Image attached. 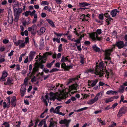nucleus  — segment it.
I'll return each mask as SVG.
<instances>
[{
  "mask_svg": "<svg viewBox=\"0 0 127 127\" xmlns=\"http://www.w3.org/2000/svg\"><path fill=\"white\" fill-rule=\"evenodd\" d=\"M60 92V94H56L52 93H50V94H47L44 97H42V99L44 102L45 103L46 106L48 105L47 101L49 103H51V102H50L49 100H53V101L55 99L59 101H61L62 99L64 98V95L67 93H66L65 90H63L61 91L59 90Z\"/></svg>",
  "mask_w": 127,
  "mask_h": 127,
  "instance_id": "obj_1",
  "label": "nucleus"
},
{
  "mask_svg": "<svg viewBox=\"0 0 127 127\" xmlns=\"http://www.w3.org/2000/svg\"><path fill=\"white\" fill-rule=\"evenodd\" d=\"M104 64V63L101 62L99 63L98 66H96V68L95 70L89 69L87 70V72H85L88 73L90 72L94 73L96 75H99V77H101L105 74V77L107 76V77H108V76L109 75V74L105 70V65Z\"/></svg>",
  "mask_w": 127,
  "mask_h": 127,
  "instance_id": "obj_2",
  "label": "nucleus"
},
{
  "mask_svg": "<svg viewBox=\"0 0 127 127\" xmlns=\"http://www.w3.org/2000/svg\"><path fill=\"white\" fill-rule=\"evenodd\" d=\"M116 46L119 49H121L123 48L124 46V44L123 41H120L116 43L115 45H113L112 47L111 48L106 49L104 51V60H109L110 59V55L111 53L115 48V46Z\"/></svg>",
  "mask_w": 127,
  "mask_h": 127,
  "instance_id": "obj_3",
  "label": "nucleus"
},
{
  "mask_svg": "<svg viewBox=\"0 0 127 127\" xmlns=\"http://www.w3.org/2000/svg\"><path fill=\"white\" fill-rule=\"evenodd\" d=\"M40 54L39 55V57H37V59L36 60V61L38 63V67H39L41 69H42L44 65L41 64L45 62L46 59L45 58L48 55H51V53L47 52L43 54V56H41L40 55Z\"/></svg>",
  "mask_w": 127,
  "mask_h": 127,
  "instance_id": "obj_4",
  "label": "nucleus"
},
{
  "mask_svg": "<svg viewBox=\"0 0 127 127\" xmlns=\"http://www.w3.org/2000/svg\"><path fill=\"white\" fill-rule=\"evenodd\" d=\"M101 32L102 31L101 29H98L96 30V32H93L90 34L89 36L90 38L93 41H99L102 39V38L98 37L97 34H100Z\"/></svg>",
  "mask_w": 127,
  "mask_h": 127,
  "instance_id": "obj_5",
  "label": "nucleus"
},
{
  "mask_svg": "<svg viewBox=\"0 0 127 127\" xmlns=\"http://www.w3.org/2000/svg\"><path fill=\"white\" fill-rule=\"evenodd\" d=\"M29 42V39L28 37L25 38V41L23 40H19L17 41L16 39L14 40V44L16 46H19L20 48L24 47L25 45V44L28 43Z\"/></svg>",
  "mask_w": 127,
  "mask_h": 127,
  "instance_id": "obj_6",
  "label": "nucleus"
},
{
  "mask_svg": "<svg viewBox=\"0 0 127 127\" xmlns=\"http://www.w3.org/2000/svg\"><path fill=\"white\" fill-rule=\"evenodd\" d=\"M104 95V92L103 91H101L98 93L94 98L92 99L87 102V103L89 104H92L95 102L97 101L99 99H101Z\"/></svg>",
  "mask_w": 127,
  "mask_h": 127,
  "instance_id": "obj_7",
  "label": "nucleus"
},
{
  "mask_svg": "<svg viewBox=\"0 0 127 127\" xmlns=\"http://www.w3.org/2000/svg\"><path fill=\"white\" fill-rule=\"evenodd\" d=\"M68 57V56H67L66 57L63 56L60 61L62 68H64L66 70L70 69L72 67V66L71 65L66 66L65 63L66 62H69L68 59L67 58Z\"/></svg>",
  "mask_w": 127,
  "mask_h": 127,
  "instance_id": "obj_8",
  "label": "nucleus"
},
{
  "mask_svg": "<svg viewBox=\"0 0 127 127\" xmlns=\"http://www.w3.org/2000/svg\"><path fill=\"white\" fill-rule=\"evenodd\" d=\"M127 111V108L125 107H123L120 109L117 115L118 117L120 118L125 114Z\"/></svg>",
  "mask_w": 127,
  "mask_h": 127,
  "instance_id": "obj_9",
  "label": "nucleus"
},
{
  "mask_svg": "<svg viewBox=\"0 0 127 127\" xmlns=\"http://www.w3.org/2000/svg\"><path fill=\"white\" fill-rule=\"evenodd\" d=\"M71 121V120H67L66 119L61 120L59 123L60 124H64V125H62V127H68L69 124Z\"/></svg>",
  "mask_w": 127,
  "mask_h": 127,
  "instance_id": "obj_10",
  "label": "nucleus"
},
{
  "mask_svg": "<svg viewBox=\"0 0 127 127\" xmlns=\"http://www.w3.org/2000/svg\"><path fill=\"white\" fill-rule=\"evenodd\" d=\"M22 9H19L18 11H14V15L15 16L14 20L17 22L19 20L20 14L22 12Z\"/></svg>",
  "mask_w": 127,
  "mask_h": 127,
  "instance_id": "obj_11",
  "label": "nucleus"
},
{
  "mask_svg": "<svg viewBox=\"0 0 127 127\" xmlns=\"http://www.w3.org/2000/svg\"><path fill=\"white\" fill-rule=\"evenodd\" d=\"M79 85H78L77 84H73L69 87L70 92H71L72 94H73L76 93V91L74 92H71L72 90H76L79 88Z\"/></svg>",
  "mask_w": 127,
  "mask_h": 127,
  "instance_id": "obj_12",
  "label": "nucleus"
},
{
  "mask_svg": "<svg viewBox=\"0 0 127 127\" xmlns=\"http://www.w3.org/2000/svg\"><path fill=\"white\" fill-rule=\"evenodd\" d=\"M19 2L15 0H13V7L14 10V11H18L19 9H22L21 8H16L17 7H18L19 6Z\"/></svg>",
  "mask_w": 127,
  "mask_h": 127,
  "instance_id": "obj_13",
  "label": "nucleus"
},
{
  "mask_svg": "<svg viewBox=\"0 0 127 127\" xmlns=\"http://www.w3.org/2000/svg\"><path fill=\"white\" fill-rule=\"evenodd\" d=\"M26 85H22V87L20 89V92L21 94V96L23 97L26 91Z\"/></svg>",
  "mask_w": 127,
  "mask_h": 127,
  "instance_id": "obj_14",
  "label": "nucleus"
},
{
  "mask_svg": "<svg viewBox=\"0 0 127 127\" xmlns=\"http://www.w3.org/2000/svg\"><path fill=\"white\" fill-rule=\"evenodd\" d=\"M8 75L7 73L5 71H3L2 73L1 77H0V81H5L6 80L5 78L7 77Z\"/></svg>",
  "mask_w": 127,
  "mask_h": 127,
  "instance_id": "obj_15",
  "label": "nucleus"
},
{
  "mask_svg": "<svg viewBox=\"0 0 127 127\" xmlns=\"http://www.w3.org/2000/svg\"><path fill=\"white\" fill-rule=\"evenodd\" d=\"M8 21L10 24H11L13 22V17L12 13L10 12L8 13Z\"/></svg>",
  "mask_w": 127,
  "mask_h": 127,
  "instance_id": "obj_16",
  "label": "nucleus"
},
{
  "mask_svg": "<svg viewBox=\"0 0 127 127\" xmlns=\"http://www.w3.org/2000/svg\"><path fill=\"white\" fill-rule=\"evenodd\" d=\"M45 31V28L44 27H42L39 30L37 31V33L38 35H41L44 33Z\"/></svg>",
  "mask_w": 127,
  "mask_h": 127,
  "instance_id": "obj_17",
  "label": "nucleus"
},
{
  "mask_svg": "<svg viewBox=\"0 0 127 127\" xmlns=\"http://www.w3.org/2000/svg\"><path fill=\"white\" fill-rule=\"evenodd\" d=\"M119 11L117 9H114L112 11L111 14L112 16L114 17H115L117 14L119 13Z\"/></svg>",
  "mask_w": 127,
  "mask_h": 127,
  "instance_id": "obj_18",
  "label": "nucleus"
},
{
  "mask_svg": "<svg viewBox=\"0 0 127 127\" xmlns=\"http://www.w3.org/2000/svg\"><path fill=\"white\" fill-rule=\"evenodd\" d=\"M57 123L53 121H50L48 127H54L57 125Z\"/></svg>",
  "mask_w": 127,
  "mask_h": 127,
  "instance_id": "obj_19",
  "label": "nucleus"
},
{
  "mask_svg": "<svg viewBox=\"0 0 127 127\" xmlns=\"http://www.w3.org/2000/svg\"><path fill=\"white\" fill-rule=\"evenodd\" d=\"M46 20L51 27L54 28L55 27V25L52 20L49 19H46Z\"/></svg>",
  "mask_w": 127,
  "mask_h": 127,
  "instance_id": "obj_20",
  "label": "nucleus"
},
{
  "mask_svg": "<svg viewBox=\"0 0 127 127\" xmlns=\"http://www.w3.org/2000/svg\"><path fill=\"white\" fill-rule=\"evenodd\" d=\"M35 52H31L29 55V59H30V61L31 60L33 59V56L35 55Z\"/></svg>",
  "mask_w": 127,
  "mask_h": 127,
  "instance_id": "obj_21",
  "label": "nucleus"
},
{
  "mask_svg": "<svg viewBox=\"0 0 127 127\" xmlns=\"http://www.w3.org/2000/svg\"><path fill=\"white\" fill-rule=\"evenodd\" d=\"M16 101V97L15 96H14L12 98L11 101V103L13 106H15V105Z\"/></svg>",
  "mask_w": 127,
  "mask_h": 127,
  "instance_id": "obj_22",
  "label": "nucleus"
},
{
  "mask_svg": "<svg viewBox=\"0 0 127 127\" xmlns=\"http://www.w3.org/2000/svg\"><path fill=\"white\" fill-rule=\"evenodd\" d=\"M90 4L88 3L85 2L80 3L79 4V6L80 7H82L84 6H87L89 5Z\"/></svg>",
  "mask_w": 127,
  "mask_h": 127,
  "instance_id": "obj_23",
  "label": "nucleus"
},
{
  "mask_svg": "<svg viewBox=\"0 0 127 127\" xmlns=\"http://www.w3.org/2000/svg\"><path fill=\"white\" fill-rule=\"evenodd\" d=\"M12 81L13 80L11 78H9L7 80V82L5 83L4 84L6 85L10 84L11 83Z\"/></svg>",
  "mask_w": 127,
  "mask_h": 127,
  "instance_id": "obj_24",
  "label": "nucleus"
},
{
  "mask_svg": "<svg viewBox=\"0 0 127 127\" xmlns=\"http://www.w3.org/2000/svg\"><path fill=\"white\" fill-rule=\"evenodd\" d=\"M117 92L115 91H108L107 92H106V94L107 95H110V94H114L117 93Z\"/></svg>",
  "mask_w": 127,
  "mask_h": 127,
  "instance_id": "obj_25",
  "label": "nucleus"
},
{
  "mask_svg": "<svg viewBox=\"0 0 127 127\" xmlns=\"http://www.w3.org/2000/svg\"><path fill=\"white\" fill-rule=\"evenodd\" d=\"M59 84L58 85L56 84V87H55V86L54 85H52L50 86V88L51 90H55V89H56L57 87H58V86H59Z\"/></svg>",
  "mask_w": 127,
  "mask_h": 127,
  "instance_id": "obj_26",
  "label": "nucleus"
},
{
  "mask_svg": "<svg viewBox=\"0 0 127 127\" xmlns=\"http://www.w3.org/2000/svg\"><path fill=\"white\" fill-rule=\"evenodd\" d=\"M43 9L46 10L49 12H51V7L47 6H44L43 8Z\"/></svg>",
  "mask_w": 127,
  "mask_h": 127,
  "instance_id": "obj_27",
  "label": "nucleus"
},
{
  "mask_svg": "<svg viewBox=\"0 0 127 127\" xmlns=\"http://www.w3.org/2000/svg\"><path fill=\"white\" fill-rule=\"evenodd\" d=\"M105 100L106 103H108L113 101V98L111 97L108 98H107L105 99Z\"/></svg>",
  "mask_w": 127,
  "mask_h": 127,
  "instance_id": "obj_28",
  "label": "nucleus"
},
{
  "mask_svg": "<svg viewBox=\"0 0 127 127\" xmlns=\"http://www.w3.org/2000/svg\"><path fill=\"white\" fill-rule=\"evenodd\" d=\"M35 25H34L32 26L31 27H29L28 28V30L29 31H33L35 29Z\"/></svg>",
  "mask_w": 127,
  "mask_h": 127,
  "instance_id": "obj_29",
  "label": "nucleus"
},
{
  "mask_svg": "<svg viewBox=\"0 0 127 127\" xmlns=\"http://www.w3.org/2000/svg\"><path fill=\"white\" fill-rule=\"evenodd\" d=\"M93 48L94 50L96 52H99L100 51V49L96 46V45H94L93 46Z\"/></svg>",
  "mask_w": 127,
  "mask_h": 127,
  "instance_id": "obj_30",
  "label": "nucleus"
},
{
  "mask_svg": "<svg viewBox=\"0 0 127 127\" xmlns=\"http://www.w3.org/2000/svg\"><path fill=\"white\" fill-rule=\"evenodd\" d=\"M62 106H60L57 107L55 109L54 113H56L58 114L59 112V109Z\"/></svg>",
  "mask_w": 127,
  "mask_h": 127,
  "instance_id": "obj_31",
  "label": "nucleus"
},
{
  "mask_svg": "<svg viewBox=\"0 0 127 127\" xmlns=\"http://www.w3.org/2000/svg\"><path fill=\"white\" fill-rule=\"evenodd\" d=\"M80 76H77L75 78H73L70 79H69V81L68 82V84H69L71 82H72L73 81H74L76 80H78V78H80Z\"/></svg>",
  "mask_w": 127,
  "mask_h": 127,
  "instance_id": "obj_32",
  "label": "nucleus"
},
{
  "mask_svg": "<svg viewBox=\"0 0 127 127\" xmlns=\"http://www.w3.org/2000/svg\"><path fill=\"white\" fill-rule=\"evenodd\" d=\"M124 87L123 86H121L119 88L118 92L121 94L123 93L124 91Z\"/></svg>",
  "mask_w": 127,
  "mask_h": 127,
  "instance_id": "obj_33",
  "label": "nucleus"
},
{
  "mask_svg": "<svg viewBox=\"0 0 127 127\" xmlns=\"http://www.w3.org/2000/svg\"><path fill=\"white\" fill-rule=\"evenodd\" d=\"M37 20V14H35L34 16V18L33 20L32 23L33 24L35 23Z\"/></svg>",
  "mask_w": 127,
  "mask_h": 127,
  "instance_id": "obj_34",
  "label": "nucleus"
},
{
  "mask_svg": "<svg viewBox=\"0 0 127 127\" xmlns=\"http://www.w3.org/2000/svg\"><path fill=\"white\" fill-rule=\"evenodd\" d=\"M44 39L43 37L41 38L40 41V45L41 47H43L44 45Z\"/></svg>",
  "mask_w": 127,
  "mask_h": 127,
  "instance_id": "obj_35",
  "label": "nucleus"
},
{
  "mask_svg": "<svg viewBox=\"0 0 127 127\" xmlns=\"http://www.w3.org/2000/svg\"><path fill=\"white\" fill-rule=\"evenodd\" d=\"M39 75H40L42 77H43L44 78V80H45L47 78H48L49 76V75H47L46 76L43 75V72H42L41 73H39Z\"/></svg>",
  "mask_w": 127,
  "mask_h": 127,
  "instance_id": "obj_36",
  "label": "nucleus"
},
{
  "mask_svg": "<svg viewBox=\"0 0 127 127\" xmlns=\"http://www.w3.org/2000/svg\"><path fill=\"white\" fill-rule=\"evenodd\" d=\"M29 20L28 22H27L25 21L23 22V24L24 26H26L30 24V20L29 19Z\"/></svg>",
  "mask_w": 127,
  "mask_h": 127,
  "instance_id": "obj_37",
  "label": "nucleus"
},
{
  "mask_svg": "<svg viewBox=\"0 0 127 127\" xmlns=\"http://www.w3.org/2000/svg\"><path fill=\"white\" fill-rule=\"evenodd\" d=\"M21 34L22 36L25 35L26 36H27L28 35V32L27 30H25L24 32H21Z\"/></svg>",
  "mask_w": 127,
  "mask_h": 127,
  "instance_id": "obj_38",
  "label": "nucleus"
},
{
  "mask_svg": "<svg viewBox=\"0 0 127 127\" xmlns=\"http://www.w3.org/2000/svg\"><path fill=\"white\" fill-rule=\"evenodd\" d=\"M44 120H42L41 121L38 125V126L39 127H41L43 124H46Z\"/></svg>",
  "mask_w": 127,
  "mask_h": 127,
  "instance_id": "obj_39",
  "label": "nucleus"
},
{
  "mask_svg": "<svg viewBox=\"0 0 127 127\" xmlns=\"http://www.w3.org/2000/svg\"><path fill=\"white\" fill-rule=\"evenodd\" d=\"M97 82L98 81L97 80H94V81H93V82L92 83L91 85V86L92 87H94L96 85V84L97 83Z\"/></svg>",
  "mask_w": 127,
  "mask_h": 127,
  "instance_id": "obj_40",
  "label": "nucleus"
},
{
  "mask_svg": "<svg viewBox=\"0 0 127 127\" xmlns=\"http://www.w3.org/2000/svg\"><path fill=\"white\" fill-rule=\"evenodd\" d=\"M48 2L46 1H42L41 2V5H48Z\"/></svg>",
  "mask_w": 127,
  "mask_h": 127,
  "instance_id": "obj_41",
  "label": "nucleus"
},
{
  "mask_svg": "<svg viewBox=\"0 0 127 127\" xmlns=\"http://www.w3.org/2000/svg\"><path fill=\"white\" fill-rule=\"evenodd\" d=\"M35 11L34 10H33L32 12H31L30 11V15L31 16H32L33 15L34 16L35 14H36V13H35Z\"/></svg>",
  "mask_w": 127,
  "mask_h": 127,
  "instance_id": "obj_42",
  "label": "nucleus"
},
{
  "mask_svg": "<svg viewBox=\"0 0 127 127\" xmlns=\"http://www.w3.org/2000/svg\"><path fill=\"white\" fill-rule=\"evenodd\" d=\"M62 44H60L59 46L58 50V51L59 52H60L62 50Z\"/></svg>",
  "mask_w": 127,
  "mask_h": 127,
  "instance_id": "obj_43",
  "label": "nucleus"
},
{
  "mask_svg": "<svg viewBox=\"0 0 127 127\" xmlns=\"http://www.w3.org/2000/svg\"><path fill=\"white\" fill-rule=\"evenodd\" d=\"M112 124L110 125L108 127H114L116 126V124L114 122H111Z\"/></svg>",
  "mask_w": 127,
  "mask_h": 127,
  "instance_id": "obj_44",
  "label": "nucleus"
},
{
  "mask_svg": "<svg viewBox=\"0 0 127 127\" xmlns=\"http://www.w3.org/2000/svg\"><path fill=\"white\" fill-rule=\"evenodd\" d=\"M30 11L29 10L26 11L23 14H25V16H26L27 17L29 15H30Z\"/></svg>",
  "mask_w": 127,
  "mask_h": 127,
  "instance_id": "obj_45",
  "label": "nucleus"
},
{
  "mask_svg": "<svg viewBox=\"0 0 127 127\" xmlns=\"http://www.w3.org/2000/svg\"><path fill=\"white\" fill-rule=\"evenodd\" d=\"M3 125L5 126V127H9L10 126L9 123L7 122H4Z\"/></svg>",
  "mask_w": 127,
  "mask_h": 127,
  "instance_id": "obj_46",
  "label": "nucleus"
},
{
  "mask_svg": "<svg viewBox=\"0 0 127 127\" xmlns=\"http://www.w3.org/2000/svg\"><path fill=\"white\" fill-rule=\"evenodd\" d=\"M28 80V78H26L24 80V84L23 85H26V86L27 85V82Z\"/></svg>",
  "mask_w": 127,
  "mask_h": 127,
  "instance_id": "obj_47",
  "label": "nucleus"
},
{
  "mask_svg": "<svg viewBox=\"0 0 127 127\" xmlns=\"http://www.w3.org/2000/svg\"><path fill=\"white\" fill-rule=\"evenodd\" d=\"M59 70V69L56 68H54L51 70L50 72H54L58 71Z\"/></svg>",
  "mask_w": 127,
  "mask_h": 127,
  "instance_id": "obj_48",
  "label": "nucleus"
},
{
  "mask_svg": "<svg viewBox=\"0 0 127 127\" xmlns=\"http://www.w3.org/2000/svg\"><path fill=\"white\" fill-rule=\"evenodd\" d=\"M106 17L107 18V19L106 21H110L112 20V18H110L109 15H108L107 16H106Z\"/></svg>",
  "mask_w": 127,
  "mask_h": 127,
  "instance_id": "obj_49",
  "label": "nucleus"
},
{
  "mask_svg": "<svg viewBox=\"0 0 127 127\" xmlns=\"http://www.w3.org/2000/svg\"><path fill=\"white\" fill-rule=\"evenodd\" d=\"M124 97L123 96V95H121V97H120V99H121L119 101V103H121V102H123L124 101Z\"/></svg>",
  "mask_w": 127,
  "mask_h": 127,
  "instance_id": "obj_50",
  "label": "nucleus"
},
{
  "mask_svg": "<svg viewBox=\"0 0 127 127\" xmlns=\"http://www.w3.org/2000/svg\"><path fill=\"white\" fill-rule=\"evenodd\" d=\"M118 105V103H115L113 104L112 106L111 107V109H114L115 107L117 106Z\"/></svg>",
  "mask_w": 127,
  "mask_h": 127,
  "instance_id": "obj_51",
  "label": "nucleus"
},
{
  "mask_svg": "<svg viewBox=\"0 0 127 127\" xmlns=\"http://www.w3.org/2000/svg\"><path fill=\"white\" fill-rule=\"evenodd\" d=\"M56 3L58 4H61L62 2V0H55Z\"/></svg>",
  "mask_w": 127,
  "mask_h": 127,
  "instance_id": "obj_52",
  "label": "nucleus"
},
{
  "mask_svg": "<svg viewBox=\"0 0 127 127\" xmlns=\"http://www.w3.org/2000/svg\"><path fill=\"white\" fill-rule=\"evenodd\" d=\"M30 59H29V60H28V57H27L25 60L24 61V63H27L28 61H29V62H30Z\"/></svg>",
  "mask_w": 127,
  "mask_h": 127,
  "instance_id": "obj_53",
  "label": "nucleus"
},
{
  "mask_svg": "<svg viewBox=\"0 0 127 127\" xmlns=\"http://www.w3.org/2000/svg\"><path fill=\"white\" fill-rule=\"evenodd\" d=\"M57 36H60L61 37V36L63 35V34L60 33H58L56 32H55L54 33Z\"/></svg>",
  "mask_w": 127,
  "mask_h": 127,
  "instance_id": "obj_54",
  "label": "nucleus"
},
{
  "mask_svg": "<svg viewBox=\"0 0 127 127\" xmlns=\"http://www.w3.org/2000/svg\"><path fill=\"white\" fill-rule=\"evenodd\" d=\"M9 42V41L6 39H4L3 40V42L4 44H6L8 43Z\"/></svg>",
  "mask_w": 127,
  "mask_h": 127,
  "instance_id": "obj_55",
  "label": "nucleus"
},
{
  "mask_svg": "<svg viewBox=\"0 0 127 127\" xmlns=\"http://www.w3.org/2000/svg\"><path fill=\"white\" fill-rule=\"evenodd\" d=\"M52 64L51 63H48L46 65V66L47 67L49 68H50Z\"/></svg>",
  "mask_w": 127,
  "mask_h": 127,
  "instance_id": "obj_56",
  "label": "nucleus"
},
{
  "mask_svg": "<svg viewBox=\"0 0 127 127\" xmlns=\"http://www.w3.org/2000/svg\"><path fill=\"white\" fill-rule=\"evenodd\" d=\"M102 111L101 110H97L95 111L94 113L95 114H97L100 113Z\"/></svg>",
  "mask_w": 127,
  "mask_h": 127,
  "instance_id": "obj_57",
  "label": "nucleus"
},
{
  "mask_svg": "<svg viewBox=\"0 0 127 127\" xmlns=\"http://www.w3.org/2000/svg\"><path fill=\"white\" fill-rule=\"evenodd\" d=\"M5 61V60L2 57H0V62L2 63L4 62Z\"/></svg>",
  "mask_w": 127,
  "mask_h": 127,
  "instance_id": "obj_58",
  "label": "nucleus"
},
{
  "mask_svg": "<svg viewBox=\"0 0 127 127\" xmlns=\"http://www.w3.org/2000/svg\"><path fill=\"white\" fill-rule=\"evenodd\" d=\"M41 17L42 18H44L46 16V14L45 13H42L41 14Z\"/></svg>",
  "mask_w": 127,
  "mask_h": 127,
  "instance_id": "obj_59",
  "label": "nucleus"
},
{
  "mask_svg": "<svg viewBox=\"0 0 127 127\" xmlns=\"http://www.w3.org/2000/svg\"><path fill=\"white\" fill-rule=\"evenodd\" d=\"M14 52V51L13 50H12L11 52L8 54V55L9 56H12Z\"/></svg>",
  "mask_w": 127,
  "mask_h": 127,
  "instance_id": "obj_60",
  "label": "nucleus"
},
{
  "mask_svg": "<svg viewBox=\"0 0 127 127\" xmlns=\"http://www.w3.org/2000/svg\"><path fill=\"white\" fill-rule=\"evenodd\" d=\"M99 18L101 20H103V14H100L99 15Z\"/></svg>",
  "mask_w": 127,
  "mask_h": 127,
  "instance_id": "obj_61",
  "label": "nucleus"
},
{
  "mask_svg": "<svg viewBox=\"0 0 127 127\" xmlns=\"http://www.w3.org/2000/svg\"><path fill=\"white\" fill-rule=\"evenodd\" d=\"M61 40L62 41H63L64 42H65L66 43L67 42V40L66 39H65L64 38H62L61 39Z\"/></svg>",
  "mask_w": 127,
  "mask_h": 127,
  "instance_id": "obj_62",
  "label": "nucleus"
},
{
  "mask_svg": "<svg viewBox=\"0 0 127 127\" xmlns=\"http://www.w3.org/2000/svg\"><path fill=\"white\" fill-rule=\"evenodd\" d=\"M60 66V64L59 63H57L55 64V66L59 68Z\"/></svg>",
  "mask_w": 127,
  "mask_h": 127,
  "instance_id": "obj_63",
  "label": "nucleus"
},
{
  "mask_svg": "<svg viewBox=\"0 0 127 127\" xmlns=\"http://www.w3.org/2000/svg\"><path fill=\"white\" fill-rule=\"evenodd\" d=\"M3 107L4 108H6L7 107V106L6 102H4L3 103Z\"/></svg>",
  "mask_w": 127,
  "mask_h": 127,
  "instance_id": "obj_64",
  "label": "nucleus"
}]
</instances>
